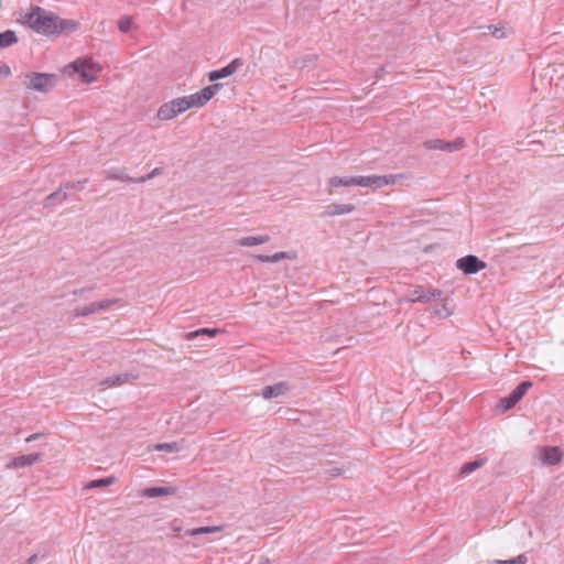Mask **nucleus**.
Masks as SVG:
<instances>
[{"mask_svg": "<svg viewBox=\"0 0 564 564\" xmlns=\"http://www.w3.org/2000/svg\"><path fill=\"white\" fill-rule=\"evenodd\" d=\"M24 22L37 33L45 35L54 34L59 29L57 17L40 7L32 8L25 14Z\"/></svg>", "mask_w": 564, "mask_h": 564, "instance_id": "1", "label": "nucleus"}, {"mask_svg": "<svg viewBox=\"0 0 564 564\" xmlns=\"http://www.w3.org/2000/svg\"><path fill=\"white\" fill-rule=\"evenodd\" d=\"M220 87V84H213L189 96L173 99L176 110L182 113L191 108L203 107L219 91Z\"/></svg>", "mask_w": 564, "mask_h": 564, "instance_id": "2", "label": "nucleus"}, {"mask_svg": "<svg viewBox=\"0 0 564 564\" xmlns=\"http://www.w3.org/2000/svg\"><path fill=\"white\" fill-rule=\"evenodd\" d=\"M67 68L78 74L80 79L85 83L96 80L98 74L101 72L100 65L94 63L90 58H77L70 63Z\"/></svg>", "mask_w": 564, "mask_h": 564, "instance_id": "3", "label": "nucleus"}, {"mask_svg": "<svg viewBox=\"0 0 564 564\" xmlns=\"http://www.w3.org/2000/svg\"><path fill=\"white\" fill-rule=\"evenodd\" d=\"M55 75L44 73H30L25 75L23 84L28 89L47 93L55 86Z\"/></svg>", "mask_w": 564, "mask_h": 564, "instance_id": "4", "label": "nucleus"}, {"mask_svg": "<svg viewBox=\"0 0 564 564\" xmlns=\"http://www.w3.org/2000/svg\"><path fill=\"white\" fill-rule=\"evenodd\" d=\"M87 182H88V180L85 178V180L77 181V182H67V183L61 185V187L57 191L53 192L45 198L44 206L53 207L56 203L64 202L67 198L68 189L82 191L84 188L85 184H87Z\"/></svg>", "mask_w": 564, "mask_h": 564, "instance_id": "5", "label": "nucleus"}, {"mask_svg": "<svg viewBox=\"0 0 564 564\" xmlns=\"http://www.w3.org/2000/svg\"><path fill=\"white\" fill-rule=\"evenodd\" d=\"M395 175H369V176H355V185L361 187H382L389 184L394 183Z\"/></svg>", "mask_w": 564, "mask_h": 564, "instance_id": "6", "label": "nucleus"}, {"mask_svg": "<svg viewBox=\"0 0 564 564\" xmlns=\"http://www.w3.org/2000/svg\"><path fill=\"white\" fill-rule=\"evenodd\" d=\"M532 383L530 381L521 382L507 398L501 399L500 404L502 410L513 408L527 393Z\"/></svg>", "mask_w": 564, "mask_h": 564, "instance_id": "7", "label": "nucleus"}, {"mask_svg": "<svg viewBox=\"0 0 564 564\" xmlns=\"http://www.w3.org/2000/svg\"><path fill=\"white\" fill-rule=\"evenodd\" d=\"M456 265L465 274H475L486 268L485 262L471 254L458 259Z\"/></svg>", "mask_w": 564, "mask_h": 564, "instance_id": "8", "label": "nucleus"}, {"mask_svg": "<svg viewBox=\"0 0 564 564\" xmlns=\"http://www.w3.org/2000/svg\"><path fill=\"white\" fill-rule=\"evenodd\" d=\"M563 458V453L557 446H544L539 449V459L546 466H554Z\"/></svg>", "mask_w": 564, "mask_h": 564, "instance_id": "9", "label": "nucleus"}, {"mask_svg": "<svg viewBox=\"0 0 564 564\" xmlns=\"http://www.w3.org/2000/svg\"><path fill=\"white\" fill-rule=\"evenodd\" d=\"M242 61L240 58L232 59L228 65L223 68L215 69L208 73V79L210 82H217L235 74L241 66Z\"/></svg>", "mask_w": 564, "mask_h": 564, "instance_id": "10", "label": "nucleus"}, {"mask_svg": "<svg viewBox=\"0 0 564 564\" xmlns=\"http://www.w3.org/2000/svg\"><path fill=\"white\" fill-rule=\"evenodd\" d=\"M464 141L462 139H457L453 142L443 141L440 139L429 140L425 142L426 149L430 150H441L447 152H455L463 148Z\"/></svg>", "mask_w": 564, "mask_h": 564, "instance_id": "11", "label": "nucleus"}, {"mask_svg": "<svg viewBox=\"0 0 564 564\" xmlns=\"http://www.w3.org/2000/svg\"><path fill=\"white\" fill-rule=\"evenodd\" d=\"M137 378H138V376L133 375L131 372H123V373L109 376V377L105 378L102 381H100L101 390H105L107 388L122 386L127 382H131L132 380H134Z\"/></svg>", "mask_w": 564, "mask_h": 564, "instance_id": "12", "label": "nucleus"}, {"mask_svg": "<svg viewBox=\"0 0 564 564\" xmlns=\"http://www.w3.org/2000/svg\"><path fill=\"white\" fill-rule=\"evenodd\" d=\"M441 296V291L433 289V290H423V289H415L410 293L409 300L411 302H422L426 303L431 301L432 299H436Z\"/></svg>", "mask_w": 564, "mask_h": 564, "instance_id": "13", "label": "nucleus"}, {"mask_svg": "<svg viewBox=\"0 0 564 564\" xmlns=\"http://www.w3.org/2000/svg\"><path fill=\"white\" fill-rule=\"evenodd\" d=\"M42 455L39 453L28 454L14 457L8 465L9 468H23L32 466L41 459Z\"/></svg>", "mask_w": 564, "mask_h": 564, "instance_id": "14", "label": "nucleus"}, {"mask_svg": "<svg viewBox=\"0 0 564 564\" xmlns=\"http://www.w3.org/2000/svg\"><path fill=\"white\" fill-rule=\"evenodd\" d=\"M271 240V237L268 235L260 236H248L239 238L235 241V243L239 247H253L258 245L267 243Z\"/></svg>", "mask_w": 564, "mask_h": 564, "instance_id": "15", "label": "nucleus"}, {"mask_svg": "<svg viewBox=\"0 0 564 564\" xmlns=\"http://www.w3.org/2000/svg\"><path fill=\"white\" fill-rule=\"evenodd\" d=\"M288 384L285 382H279L273 386H267L262 389L261 395L264 399H273L283 395L288 391Z\"/></svg>", "mask_w": 564, "mask_h": 564, "instance_id": "16", "label": "nucleus"}, {"mask_svg": "<svg viewBox=\"0 0 564 564\" xmlns=\"http://www.w3.org/2000/svg\"><path fill=\"white\" fill-rule=\"evenodd\" d=\"M355 209L352 204H330L325 208L324 216H339L351 213Z\"/></svg>", "mask_w": 564, "mask_h": 564, "instance_id": "17", "label": "nucleus"}, {"mask_svg": "<svg viewBox=\"0 0 564 564\" xmlns=\"http://www.w3.org/2000/svg\"><path fill=\"white\" fill-rule=\"evenodd\" d=\"M180 115L173 100L163 104L158 110V118L160 120H171Z\"/></svg>", "mask_w": 564, "mask_h": 564, "instance_id": "18", "label": "nucleus"}, {"mask_svg": "<svg viewBox=\"0 0 564 564\" xmlns=\"http://www.w3.org/2000/svg\"><path fill=\"white\" fill-rule=\"evenodd\" d=\"M175 494V488L173 487H150L142 491V496L148 498H155L160 496H171Z\"/></svg>", "mask_w": 564, "mask_h": 564, "instance_id": "19", "label": "nucleus"}, {"mask_svg": "<svg viewBox=\"0 0 564 564\" xmlns=\"http://www.w3.org/2000/svg\"><path fill=\"white\" fill-rule=\"evenodd\" d=\"M105 177L107 180H117V181L131 182V183H133V181H134V177L129 176L126 173L124 169H119V167L109 169V170L105 171Z\"/></svg>", "mask_w": 564, "mask_h": 564, "instance_id": "20", "label": "nucleus"}, {"mask_svg": "<svg viewBox=\"0 0 564 564\" xmlns=\"http://www.w3.org/2000/svg\"><path fill=\"white\" fill-rule=\"evenodd\" d=\"M328 185L330 187L355 186V176H334L328 180Z\"/></svg>", "mask_w": 564, "mask_h": 564, "instance_id": "21", "label": "nucleus"}, {"mask_svg": "<svg viewBox=\"0 0 564 564\" xmlns=\"http://www.w3.org/2000/svg\"><path fill=\"white\" fill-rule=\"evenodd\" d=\"M256 259L260 262H272V263H275V262H279L281 260H284V259H291V256L288 253V252H284V251H280V252H276L272 256H264V254H258L256 256Z\"/></svg>", "mask_w": 564, "mask_h": 564, "instance_id": "22", "label": "nucleus"}, {"mask_svg": "<svg viewBox=\"0 0 564 564\" xmlns=\"http://www.w3.org/2000/svg\"><path fill=\"white\" fill-rule=\"evenodd\" d=\"M18 42V37L14 31L7 30L0 33V48L9 47Z\"/></svg>", "mask_w": 564, "mask_h": 564, "instance_id": "23", "label": "nucleus"}, {"mask_svg": "<svg viewBox=\"0 0 564 564\" xmlns=\"http://www.w3.org/2000/svg\"><path fill=\"white\" fill-rule=\"evenodd\" d=\"M486 30L495 39H505L510 33V29L506 28L505 25H487Z\"/></svg>", "mask_w": 564, "mask_h": 564, "instance_id": "24", "label": "nucleus"}, {"mask_svg": "<svg viewBox=\"0 0 564 564\" xmlns=\"http://www.w3.org/2000/svg\"><path fill=\"white\" fill-rule=\"evenodd\" d=\"M221 527H200L196 529H191L186 531L187 535L195 536L200 534H209V533H216L220 532Z\"/></svg>", "mask_w": 564, "mask_h": 564, "instance_id": "25", "label": "nucleus"}, {"mask_svg": "<svg viewBox=\"0 0 564 564\" xmlns=\"http://www.w3.org/2000/svg\"><path fill=\"white\" fill-rule=\"evenodd\" d=\"M484 464L485 459H476L474 462L466 463L460 467V474L469 475L480 468Z\"/></svg>", "mask_w": 564, "mask_h": 564, "instance_id": "26", "label": "nucleus"}, {"mask_svg": "<svg viewBox=\"0 0 564 564\" xmlns=\"http://www.w3.org/2000/svg\"><path fill=\"white\" fill-rule=\"evenodd\" d=\"M134 28V22H133V19L129 15H124L122 17L119 21H118V29L120 32L122 33H128L130 32L132 29Z\"/></svg>", "mask_w": 564, "mask_h": 564, "instance_id": "27", "label": "nucleus"}, {"mask_svg": "<svg viewBox=\"0 0 564 564\" xmlns=\"http://www.w3.org/2000/svg\"><path fill=\"white\" fill-rule=\"evenodd\" d=\"M153 449L159 451V452L176 453L181 449V446L177 442L161 443V444L154 445Z\"/></svg>", "mask_w": 564, "mask_h": 564, "instance_id": "28", "label": "nucleus"}, {"mask_svg": "<svg viewBox=\"0 0 564 564\" xmlns=\"http://www.w3.org/2000/svg\"><path fill=\"white\" fill-rule=\"evenodd\" d=\"M94 313H97L96 305L94 302L88 305L77 307L74 311L75 316H88Z\"/></svg>", "mask_w": 564, "mask_h": 564, "instance_id": "29", "label": "nucleus"}, {"mask_svg": "<svg viewBox=\"0 0 564 564\" xmlns=\"http://www.w3.org/2000/svg\"><path fill=\"white\" fill-rule=\"evenodd\" d=\"M433 314L440 318H446L453 314V310L447 303H443L441 306L434 308Z\"/></svg>", "mask_w": 564, "mask_h": 564, "instance_id": "30", "label": "nucleus"}, {"mask_svg": "<svg viewBox=\"0 0 564 564\" xmlns=\"http://www.w3.org/2000/svg\"><path fill=\"white\" fill-rule=\"evenodd\" d=\"M112 482H113V478L112 477L100 478V479L91 480L90 482H88L86 485V488L87 489H93V488H97V487H106V486L111 485Z\"/></svg>", "mask_w": 564, "mask_h": 564, "instance_id": "31", "label": "nucleus"}, {"mask_svg": "<svg viewBox=\"0 0 564 564\" xmlns=\"http://www.w3.org/2000/svg\"><path fill=\"white\" fill-rule=\"evenodd\" d=\"M527 562H528L527 556L523 554H520L513 558L506 560V561L496 560L492 562V564H527Z\"/></svg>", "mask_w": 564, "mask_h": 564, "instance_id": "32", "label": "nucleus"}, {"mask_svg": "<svg viewBox=\"0 0 564 564\" xmlns=\"http://www.w3.org/2000/svg\"><path fill=\"white\" fill-rule=\"evenodd\" d=\"M163 173L162 169L155 167L149 174L134 178L133 183H144Z\"/></svg>", "mask_w": 564, "mask_h": 564, "instance_id": "33", "label": "nucleus"}, {"mask_svg": "<svg viewBox=\"0 0 564 564\" xmlns=\"http://www.w3.org/2000/svg\"><path fill=\"white\" fill-rule=\"evenodd\" d=\"M219 332V329L217 328H214V329H210V328H202V329H198L196 332H193L188 335L189 338H194V337H197L199 335H207L209 337H213L215 336V334H217Z\"/></svg>", "mask_w": 564, "mask_h": 564, "instance_id": "34", "label": "nucleus"}, {"mask_svg": "<svg viewBox=\"0 0 564 564\" xmlns=\"http://www.w3.org/2000/svg\"><path fill=\"white\" fill-rule=\"evenodd\" d=\"M96 305L97 312L108 310L111 305L116 303V300H102L99 302H94Z\"/></svg>", "mask_w": 564, "mask_h": 564, "instance_id": "35", "label": "nucleus"}, {"mask_svg": "<svg viewBox=\"0 0 564 564\" xmlns=\"http://www.w3.org/2000/svg\"><path fill=\"white\" fill-rule=\"evenodd\" d=\"M11 75V69L6 64H0V77H8Z\"/></svg>", "mask_w": 564, "mask_h": 564, "instance_id": "36", "label": "nucleus"}, {"mask_svg": "<svg viewBox=\"0 0 564 564\" xmlns=\"http://www.w3.org/2000/svg\"><path fill=\"white\" fill-rule=\"evenodd\" d=\"M40 437V434H32L25 438L26 443H31Z\"/></svg>", "mask_w": 564, "mask_h": 564, "instance_id": "37", "label": "nucleus"}, {"mask_svg": "<svg viewBox=\"0 0 564 564\" xmlns=\"http://www.w3.org/2000/svg\"><path fill=\"white\" fill-rule=\"evenodd\" d=\"M37 560V555L36 554H33L32 556H30L24 564H34L35 561Z\"/></svg>", "mask_w": 564, "mask_h": 564, "instance_id": "38", "label": "nucleus"}, {"mask_svg": "<svg viewBox=\"0 0 564 564\" xmlns=\"http://www.w3.org/2000/svg\"><path fill=\"white\" fill-rule=\"evenodd\" d=\"M329 474H330L332 477H336V476L340 475V470L337 469V468L336 469H330Z\"/></svg>", "mask_w": 564, "mask_h": 564, "instance_id": "39", "label": "nucleus"}, {"mask_svg": "<svg viewBox=\"0 0 564 564\" xmlns=\"http://www.w3.org/2000/svg\"><path fill=\"white\" fill-rule=\"evenodd\" d=\"M84 290H77V291H74V294H82Z\"/></svg>", "mask_w": 564, "mask_h": 564, "instance_id": "40", "label": "nucleus"}]
</instances>
